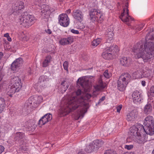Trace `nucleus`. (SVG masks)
Instances as JSON below:
<instances>
[{
  "label": "nucleus",
  "mask_w": 154,
  "mask_h": 154,
  "mask_svg": "<svg viewBox=\"0 0 154 154\" xmlns=\"http://www.w3.org/2000/svg\"><path fill=\"white\" fill-rule=\"evenodd\" d=\"M76 96L71 97L68 102L61 107L58 111V114L60 117L66 116L71 111L75 110L79 106L83 107L80 113L75 118L76 120L82 118L89 108L88 104L86 102L90 98L91 96L88 94L82 93L79 89L76 92Z\"/></svg>",
  "instance_id": "f257e3e1"
},
{
  "label": "nucleus",
  "mask_w": 154,
  "mask_h": 154,
  "mask_svg": "<svg viewBox=\"0 0 154 154\" xmlns=\"http://www.w3.org/2000/svg\"><path fill=\"white\" fill-rule=\"evenodd\" d=\"M144 44L138 43L132 49L137 58H142L145 62L148 61L154 54V32L147 34Z\"/></svg>",
  "instance_id": "f03ea898"
},
{
  "label": "nucleus",
  "mask_w": 154,
  "mask_h": 154,
  "mask_svg": "<svg viewBox=\"0 0 154 154\" xmlns=\"http://www.w3.org/2000/svg\"><path fill=\"white\" fill-rule=\"evenodd\" d=\"M131 79V76L129 74L125 73L122 74L117 82L118 89L121 91L125 90L127 85L130 82Z\"/></svg>",
  "instance_id": "7ed1b4c3"
},
{
  "label": "nucleus",
  "mask_w": 154,
  "mask_h": 154,
  "mask_svg": "<svg viewBox=\"0 0 154 154\" xmlns=\"http://www.w3.org/2000/svg\"><path fill=\"white\" fill-rule=\"evenodd\" d=\"M111 76V74L108 72L107 70H106L103 73V75H101L100 76L99 78L97 84L94 85V92L101 91L106 87V83L103 82V78L105 77L108 79Z\"/></svg>",
  "instance_id": "20e7f679"
},
{
  "label": "nucleus",
  "mask_w": 154,
  "mask_h": 154,
  "mask_svg": "<svg viewBox=\"0 0 154 154\" xmlns=\"http://www.w3.org/2000/svg\"><path fill=\"white\" fill-rule=\"evenodd\" d=\"M118 47L116 45L111 46L109 49H107L103 52L102 55L106 60H111L115 57L119 51Z\"/></svg>",
  "instance_id": "39448f33"
},
{
  "label": "nucleus",
  "mask_w": 154,
  "mask_h": 154,
  "mask_svg": "<svg viewBox=\"0 0 154 154\" xmlns=\"http://www.w3.org/2000/svg\"><path fill=\"white\" fill-rule=\"evenodd\" d=\"M123 12L119 16V18L123 22H128L129 24L130 22L133 20V19L129 15L128 5V2H126L125 3L124 6H123Z\"/></svg>",
  "instance_id": "423d86ee"
},
{
  "label": "nucleus",
  "mask_w": 154,
  "mask_h": 154,
  "mask_svg": "<svg viewBox=\"0 0 154 154\" xmlns=\"http://www.w3.org/2000/svg\"><path fill=\"white\" fill-rule=\"evenodd\" d=\"M20 23L25 27H28L34 22V18L32 15H24L20 19Z\"/></svg>",
  "instance_id": "0eeeda50"
},
{
  "label": "nucleus",
  "mask_w": 154,
  "mask_h": 154,
  "mask_svg": "<svg viewBox=\"0 0 154 154\" xmlns=\"http://www.w3.org/2000/svg\"><path fill=\"white\" fill-rule=\"evenodd\" d=\"M91 20L92 21H97L98 20H101L103 18V15L101 12L99 10L96 9H91L89 12Z\"/></svg>",
  "instance_id": "6e6552de"
},
{
  "label": "nucleus",
  "mask_w": 154,
  "mask_h": 154,
  "mask_svg": "<svg viewBox=\"0 0 154 154\" xmlns=\"http://www.w3.org/2000/svg\"><path fill=\"white\" fill-rule=\"evenodd\" d=\"M24 7V3L23 2L17 1L12 5V14L15 15H18Z\"/></svg>",
  "instance_id": "1a4fd4ad"
},
{
  "label": "nucleus",
  "mask_w": 154,
  "mask_h": 154,
  "mask_svg": "<svg viewBox=\"0 0 154 154\" xmlns=\"http://www.w3.org/2000/svg\"><path fill=\"white\" fill-rule=\"evenodd\" d=\"M140 126L137 127L135 126H133L130 128L128 139H130L132 140H134L135 139L136 136L140 132H141L139 129Z\"/></svg>",
  "instance_id": "9d476101"
},
{
  "label": "nucleus",
  "mask_w": 154,
  "mask_h": 154,
  "mask_svg": "<svg viewBox=\"0 0 154 154\" xmlns=\"http://www.w3.org/2000/svg\"><path fill=\"white\" fill-rule=\"evenodd\" d=\"M139 129L142 134L146 133V134L150 135L154 134V126L152 127L151 125H144V126L142 125H140Z\"/></svg>",
  "instance_id": "9b49d317"
},
{
  "label": "nucleus",
  "mask_w": 154,
  "mask_h": 154,
  "mask_svg": "<svg viewBox=\"0 0 154 154\" xmlns=\"http://www.w3.org/2000/svg\"><path fill=\"white\" fill-rule=\"evenodd\" d=\"M59 23L63 27L67 26L69 23V20L67 14H63L60 15L59 17Z\"/></svg>",
  "instance_id": "f8f14e48"
},
{
  "label": "nucleus",
  "mask_w": 154,
  "mask_h": 154,
  "mask_svg": "<svg viewBox=\"0 0 154 154\" xmlns=\"http://www.w3.org/2000/svg\"><path fill=\"white\" fill-rule=\"evenodd\" d=\"M12 82L13 84L12 85L17 88V91H19L22 86L21 79L18 76H15L12 79Z\"/></svg>",
  "instance_id": "ddd939ff"
},
{
  "label": "nucleus",
  "mask_w": 154,
  "mask_h": 154,
  "mask_svg": "<svg viewBox=\"0 0 154 154\" xmlns=\"http://www.w3.org/2000/svg\"><path fill=\"white\" fill-rule=\"evenodd\" d=\"M77 83L80 85L85 91H88L89 90L90 86L89 85L88 80H86L83 78H80L78 79Z\"/></svg>",
  "instance_id": "4468645a"
},
{
  "label": "nucleus",
  "mask_w": 154,
  "mask_h": 154,
  "mask_svg": "<svg viewBox=\"0 0 154 154\" xmlns=\"http://www.w3.org/2000/svg\"><path fill=\"white\" fill-rule=\"evenodd\" d=\"M23 60L21 58L16 59L11 64V69L13 71L16 70L23 64Z\"/></svg>",
  "instance_id": "2eb2a0df"
},
{
  "label": "nucleus",
  "mask_w": 154,
  "mask_h": 154,
  "mask_svg": "<svg viewBox=\"0 0 154 154\" xmlns=\"http://www.w3.org/2000/svg\"><path fill=\"white\" fill-rule=\"evenodd\" d=\"M52 116L51 114H47L42 117L39 120L38 124L42 125L48 122L51 120Z\"/></svg>",
  "instance_id": "dca6fc26"
},
{
  "label": "nucleus",
  "mask_w": 154,
  "mask_h": 154,
  "mask_svg": "<svg viewBox=\"0 0 154 154\" xmlns=\"http://www.w3.org/2000/svg\"><path fill=\"white\" fill-rule=\"evenodd\" d=\"M73 16L77 21L80 22H81L83 20V14L82 12L79 10H77L74 11Z\"/></svg>",
  "instance_id": "f3484780"
},
{
  "label": "nucleus",
  "mask_w": 154,
  "mask_h": 154,
  "mask_svg": "<svg viewBox=\"0 0 154 154\" xmlns=\"http://www.w3.org/2000/svg\"><path fill=\"white\" fill-rule=\"evenodd\" d=\"M136 141L139 143H144L147 141V138L143 134H142L140 132L135 137Z\"/></svg>",
  "instance_id": "a211bd4d"
},
{
  "label": "nucleus",
  "mask_w": 154,
  "mask_h": 154,
  "mask_svg": "<svg viewBox=\"0 0 154 154\" xmlns=\"http://www.w3.org/2000/svg\"><path fill=\"white\" fill-rule=\"evenodd\" d=\"M52 8H49L48 5H43L41 6V12L42 13V15L44 16L45 15L44 17H48L49 16V14H47V12L49 11H52Z\"/></svg>",
  "instance_id": "6ab92c4d"
},
{
  "label": "nucleus",
  "mask_w": 154,
  "mask_h": 154,
  "mask_svg": "<svg viewBox=\"0 0 154 154\" xmlns=\"http://www.w3.org/2000/svg\"><path fill=\"white\" fill-rule=\"evenodd\" d=\"M138 112L135 110H133L126 115V119L128 121H133L138 115Z\"/></svg>",
  "instance_id": "aec40b11"
},
{
  "label": "nucleus",
  "mask_w": 154,
  "mask_h": 154,
  "mask_svg": "<svg viewBox=\"0 0 154 154\" xmlns=\"http://www.w3.org/2000/svg\"><path fill=\"white\" fill-rule=\"evenodd\" d=\"M140 93L137 91H134L132 94V97L135 103L140 102L141 101L142 97Z\"/></svg>",
  "instance_id": "412c9836"
},
{
  "label": "nucleus",
  "mask_w": 154,
  "mask_h": 154,
  "mask_svg": "<svg viewBox=\"0 0 154 154\" xmlns=\"http://www.w3.org/2000/svg\"><path fill=\"white\" fill-rule=\"evenodd\" d=\"M33 101V105L32 106V108H34L38 104H39L41 102H42L43 98L41 96H32Z\"/></svg>",
  "instance_id": "4be33fe9"
},
{
  "label": "nucleus",
  "mask_w": 154,
  "mask_h": 154,
  "mask_svg": "<svg viewBox=\"0 0 154 154\" xmlns=\"http://www.w3.org/2000/svg\"><path fill=\"white\" fill-rule=\"evenodd\" d=\"M25 137L24 133L20 132H17L15 135L14 140L18 141L20 144H23V141Z\"/></svg>",
  "instance_id": "5701e85b"
},
{
  "label": "nucleus",
  "mask_w": 154,
  "mask_h": 154,
  "mask_svg": "<svg viewBox=\"0 0 154 154\" xmlns=\"http://www.w3.org/2000/svg\"><path fill=\"white\" fill-rule=\"evenodd\" d=\"M144 125H151L152 127L154 126V119L152 116H148L146 117L145 119Z\"/></svg>",
  "instance_id": "b1692460"
},
{
  "label": "nucleus",
  "mask_w": 154,
  "mask_h": 154,
  "mask_svg": "<svg viewBox=\"0 0 154 154\" xmlns=\"http://www.w3.org/2000/svg\"><path fill=\"white\" fill-rule=\"evenodd\" d=\"M73 41V38L71 37H69L67 38L61 39L59 42L61 45H64L71 44Z\"/></svg>",
  "instance_id": "393cba45"
},
{
  "label": "nucleus",
  "mask_w": 154,
  "mask_h": 154,
  "mask_svg": "<svg viewBox=\"0 0 154 154\" xmlns=\"http://www.w3.org/2000/svg\"><path fill=\"white\" fill-rule=\"evenodd\" d=\"M43 82H38L34 85V87L38 92L42 91L45 88V85Z\"/></svg>",
  "instance_id": "a878e982"
},
{
  "label": "nucleus",
  "mask_w": 154,
  "mask_h": 154,
  "mask_svg": "<svg viewBox=\"0 0 154 154\" xmlns=\"http://www.w3.org/2000/svg\"><path fill=\"white\" fill-rule=\"evenodd\" d=\"M17 88H15L13 86L9 85L7 89V94L11 97H12V95L17 91Z\"/></svg>",
  "instance_id": "bb28decb"
},
{
  "label": "nucleus",
  "mask_w": 154,
  "mask_h": 154,
  "mask_svg": "<svg viewBox=\"0 0 154 154\" xmlns=\"http://www.w3.org/2000/svg\"><path fill=\"white\" fill-rule=\"evenodd\" d=\"M120 62L122 65L128 66L131 62V59L129 58L123 57L120 59Z\"/></svg>",
  "instance_id": "cd10ccee"
},
{
  "label": "nucleus",
  "mask_w": 154,
  "mask_h": 154,
  "mask_svg": "<svg viewBox=\"0 0 154 154\" xmlns=\"http://www.w3.org/2000/svg\"><path fill=\"white\" fill-rule=\"evenodd\" d=\"M69 87L68 85L65 81L62 82L60 85V90L61 93L66 91Z\"/></svg>",
  "instance_id": "c85d7f7f"
},
{
  "label": "nucleus",
  "mask_w": 154,
  "mask_h": 154,
  "mask_svg": "<svg viewBox=\"0 0 154 154\" xmlns=\"http://www.w3.org/2000/svg\"><path fill=\"white\" fill-rule=\"evenodd\" d=\"M94 143H92L87 146L85 149V151L88 153H90L92 151H97V149L95 146L94 147Z\"/></svg>",
  "instance_id": "c756f323"
},
{
  "label": "nucleus",
  "mask_w": 154,
  "mask_h": 154,
  "mask_svg": "<svg viewBox=\"0 0 154 154\" xmlns=\"http://www.w3.org/2000/svg\"><path fill=\"white\" fill-rule=\"evenodd\" d=\"M152 107L150 104H147L144 108V111L145 114H149L152 112Z\"/></svg>",
  "instance_id": "7c9ffc66"
},
{
  "label": "nucleus",
  "mask_w": 154,
  "mask_h": 154,
  "mask_svg": "<svg viewBox=\"0 0 154 154\" xmlns=\"http://www.w3.org/2000/svg\"><path fill=\"white\" fill-rule=\"evenodd\" d=\"M106 38L108 39L111 40L112 39V37L114 35L113 31L110 29H108L106 32Z\"/></svg>",
  "instance_id": "2f4dec72"
},
{
  "label": "nucleus",
  "mask_w": 154,
  "mask_h": 154,
  "mask_svg": "<svg viewBox=\"0 0 154 154\" xmlns=\"http://www.w3.org/2000/svg\"><path fill=\"white\" fill-rule=\"evenodd\" d=\"M6 106L5 100L4 98L0 97V113L3 111Z\"/></svg>",
  "instance_id": "473e14b6"
},
{
  "label": "nucleus",
  "mask_w": 154,
  "mask_h": 154,
  "mask_svg": "<svg viewBox=\"0 0 154 154\" xmlns=\"http://www.w3.org/2000/svg\"><path fill=\"white\" fill-rule=\"evenodd\" d=\"M152 72L151 70L148 69L146 70H143V72L141 73L142 75L139 77L140 78H142L143 77H147L150 76L152 74Z\"/></svg>",
  "instance_id": "72a5a7b5"
},
{
  "label": "nucleus",
  "mask_w": 154,
  "mask_h": 154,
  "mask_svg": "<svg viewBox=\"0 0 154 154\" xmlns=\"http://www.w3.org/2000/svg\"><path fill=\"white\" fill-rule=\"evenodd\" d=\"M51 59V57L50 55L46 56L42 63V66L43 67L47 66L48 65V63L50 62Z\"/></svg>",
  "instance_id": "f704fd0d"
},
{
  "label": "nucleus",
  "mask_w": 154,
  "mask_h": 154,
  "mask_svg": "<svg viewBox=\"0 0 154 154\" xmlns=\"http://www.w3.org/2000/svg\"><path fill=\"white\" fill-rule=\"evenodd\" d=\"M94 146L97 150L103 144V142L101 140H97L93 143Z\"/></svg>",
  "instance_id": "c9c22d12"
},
{
  "label": "nucleus",
  "mask_w": 154,
  "mask_h": 154,
  "mask_svg": "<svg viewBox=\"0 0 154 154\" xmlns=\"http://www.w3.org/2000/svg\"><path fill=\"white\" fill-rule=\"evenodd\" d=\"M47 76L46 75H42L41 76L39 79L38 82H43L45 85L46 82V80L47 79Z\"/></svg>",
  "instance_id": "e433bc0d"
},
{
  "label": "nucleus",
  "mask_w": 154,
  "mask_h": 154,
  "mask_svg": "<svg viewBox=\"0 0 154 154\" xmlns=\"http://www.w3.org/2000/svg\"><path fill=\"white\" fill-rule=\"evenodd\" d=\"M100 41L101 39L99 38L94 40L92 42V45L93 46H96L100 43Z\"/></svg>",
  "instance_id": "4c0bfd02"
},
{
  "label": "nucleus",
  "mask_w": 154,
  "mask_h": 154,
  "mask_svg": "<svg viewBox=\"0 0 154 154\" xmlns=\"http://www.w3.org/2000/svg\"><path fill=\"white\" fill-rule=\"evenodd\" d=\"M33 100L32 99V97H31L28 99V101L27 102L28 105L31 108H32V106L33 105Z\"/></svg>",
  "instance_id": "58836bf2"
},
{
  "label": "nucleus",
  "mask_w": 154,
  "mask_h": 154,
  "mask_svg": "<svg viewBox=\"0 0 154 154\" xmlns=\"http://www.w3.org/2000/svg\"><path fill=\"white\" fill-rule=\"evenodd\" d=\"M104 154H116V152L112 150L109 149L106 150Z\"/></svg>",
  "instance_id": "ea45409f"
},
{
  "label": "nucleus",
  "mask_w": 154,
  "mask_h": 154,
  "mask_svg": "<svg viewBox=\"0 0 154 154\" xmlns=\"http://www.w3.org/2000/svg\"><path fill=\"white\" fill-rule=\"evenodd\" d=\"M122 107V105H120L119 106H116V109L117 110V112L119 113L120 112L121 110Z\"/></svg>",
  "instance_id": "a19ab883"
},
{
  "label": "nucleus",
  "mask_w": 154,
  "mask_h": 154,
  "mask_svg": "<svg viewBox=\"0 0 154 154\" xmlns=\"http://www.w3.org/2000/svg\"><path fill=\"white\" fill-rule=\"evenodd\" d=\"M149 94L152 96H154V86H152L150 89Z\"/></svg>",
  "instance_id": "79ce46f5"
},
{
  "label": "nucleus",
  "mask_w": 154,
  "mask_h": 154,
  "mask_svg": "<svg viewBox=\"0 0 154 154\" xmlns=\"http://www.w3.org/2000/svg\"><path fill=\"white\" fill-rule=\"evenodd\" d=\"M68 63L67 61H65L63 64L64 69L68 71Z\"/></svg>",
  "instance_id": "37998d69"
},
{
  "label": "nucleus",
  "mask_w": 154,
  "mask_h": 154,
  "mask_svg": "<svg viewBox=\"0 0 154 154\" xmlns=\"http://www.w3.org/2000/svg\"><path fill=\"white\" fill-rule=\"evenodd\" d=\"M20 149L22 151H26L28 149V146L23 145Z\"/></svg>",
  "instance_id": "c03bdc74"
},
{
  "label": "nucleus",
  "mask_w": 154,
  "mask_h": 154,
  "mask_svg": "<svg viewBox=\"0 0 154 154\" xmlns=\"http://www.w3.org/2000/svg\"><path fill=\"white\" fill-rule=\"evenodd\" d=\"M4 36L5 37H6L7 38V39L8 41L9 42H11V38L9 36L8 33H6L4 35Z\"/></svg>",
  "instance_id": "a18cd8bd"
},
{
  "label": "nucleus",
  "mask_w": 154,
  "mask_h": 154,
  "mask_svg": "<svg viewBox=\"0 0 154 154\" xmlns=\"http://www.w3.org/2000/svg\"><path fill=\"white\" fill-rule=\"evenodd\" d=\"M24 140H23V144H20L21 145H25V146H28V141L26 138V137L24 138L23 139Z\"/></svg>",
  "instance_id": "49530a36"
},
{
  "label": "nucleus",
  "mask_w": 154,
  "mask_h": 154,
  "mask_svg": "<svg viewBox=\"0 0 154 154\" xmlns=\"http://www.w3.org/2000/svg\"><path fill=\"white\" fill-rule=\"evenodd\" d=\"M133 145H126L125 147L128 150H130L132 149L133 148Z\"/></svg>",
  "instance_id": "de8ad7c7"
},
{
  "label": "nucleus",
  "mask_w": 154,
  "mask_h": 154,
  "mask_svg": "<svg viewBox=\"0 0 154 154\" xmlns=\"http://www.w3.org/2000/svg\"><path fill=\"white\" fill-rule=\"evenodd\" d=\"M105 96L102 97L99 100L98 102L96 104V105H99L101 102L105 100Z\"/></svg>",
  "instance_id": "09e8293b"
},
{
  "label": "nucleus",
  "mask_w": 154,
  "mask_h": 154,
  "mask_svg": "<svg viewBox=\"0 0 154 154\" xmlns=\"http://www.w3.org/2000/svg\"><path fill=\"white\" fill-rule=\"evenodd\" d=\"M71 32L73 33L76 34H79V31L78 30H75L73 29H72L71 30Z\"/></svg>",
  "instance_id": "8fccbe9b"
},
{
  "label": "nucleus",
  "mask_w": 154,
  "mask_h": 154,
  "mask_svg": "<svg viewBox=\"0 0 154 154\" xmlns=\"http://www.w3.org/2000/svg\"><path fill=\"white\" fill-rule=\"evenodd\" d=\"M4 147L2 146H0V153H2L4 150Z\"/></svg>",
  "instance_id": "3c124183"
},
{
  "label": "nucleus",
  "mask_w": 154,
  "mask_h": 154,
  "mask_svg": "<svg viewBox=\"0 0 154 154\" xmlns=\"http://www.w3.org/2000/svg\"><path fill=\"white\" fill-rule=\"evenodd\" d=\"M46 32L47 33L49 34H50L51 33V30L49 29H48V30Z\"/></svg>",
  "instance_id": "603ef678"
},
{
  "label": "nucleus",
  "mask_w": 154,
  "mask_h": 154,
  "mask_svg": "<svg viewBox=\"0 0 154 154\" xmlns=\"http://www.w3.org/2000/svg\"><path fill=\"white\" fill-rule=\"evenodd\" d=\"M145 83H146V82L145 81H142L141 82V84H142V85H143V86H145Z\"/></svg>",
  "instance_id": "864d4df0"
},
{
  "label": "nucleus",
  "mask_w": 154,
  "mask_h": 154,
  "mask_svg": "<svg viewBox=\"0 0 154 154\" xmlns=\"http://www.w3.org/2000/svg\"><path fill=\"white\" fill-rule=\"evenodd\" d=\"M3 54L2 52H0V59L1 60V58L3 57Z\"/></svg>",
  "instance_id": "5fc2aeb1"
},
{
  "label": "nucleus",
  "mask_w": 154,
  "mask_h": 154,
  "mask_svg": "<svg viewBox=\"0 0 154 154\" xmlns=\"http://www.w3.org/2000/svg\"><path fill=\"white\" fill-rule=\"evenodd\" d=\"M123 154H134V153L132 152H126L124 153Z\"/></svg>",
  "instance_id": "6e6d98bb"
},
{
  "label": "nucleus",
  "mask_w": 154,
  "mask_h": 154,
  "mask_svg": "<svg viewBox=\"0 0 154 154\" xmlns=\"http://www.w3.org/2000/svg\"><path fill=\"white\" fill-rule=\"evenodd\" d=\"M78 154H85V153L83 151H80L78 152Z\"/></svg>",
  "instance_id": "4d7b16f0"
},
{
  "label": "nucleus",
  "mask_w": 154,
  "mask_h": 154,
  "mask_svg": "<svg viewBox=\"0 0 154 154\" xmlns=\"http://www.w3.org/2000/svg\"><path fill=\"white\" fill-rule=\"evenodd\" d=\"M66 11L67 13L69 14L71 12V10L70 9H69L67 10Z\"/></svg>",
  "instance_id": "13d9d810"
},
{
  "label": "nucleus",
  "mask_w": 154,
  "mask_h": 154,
  "mask_svg": "<svg viewBox=\"0 0 154 154\" xmlns=\"http://www.w3.org/2000/svg\"><path fill=\"white\" fill-rule=\"evenodd\" d=\"M3 85L2 84H0V90L2 89L3 88Z\"/></svg>",
  "instance_id": "bf43d9fd"
},
{
  "label": "nucleus",
  "mask_w": 154,
  "mask_h": 154,
  "mask_svg": "<svg viewBox=\"0 0 154 154\" xmlns=\"http://www.w3.org/2000/svg\"><path fill=\"white\" fill-rule=\"evenodd\" d=\"M143 26H140V28L139 29V28H138V29H139V30H141L142 29V28H143Z\"/></svg>",
  "instance_id": "052dcab7"
},
{
  "label": "nucleus",
  "mask_w": 154,
  "mask_h": 154,
  "mask_svg": "<svg viewBox=\"0 0 154 154\" xmlns=\"http://www.w3.org/2000/svg\"><path fill=\"white\" fill-rule=\"evenodd\" d=\"M95 16H97V14H95Z\"/></svg>",
  "instance_id": "680f3d73"
},
{
  "label": "nucleus",
  "mask_w": 154,
  "mask_h": 154,
  "mask_svg": "<svg viewBox=\"0 0 154 154\" xmlns=\"http://www.w3.org/2000/svg\"><path fill=\"white\" fill-rule=\"evenodd\" d=\"M127 24H128V25H129V24L128 23H127Z\"/></svg>",
  "instance_id": "e2e57ef3"
}]
</instances>
